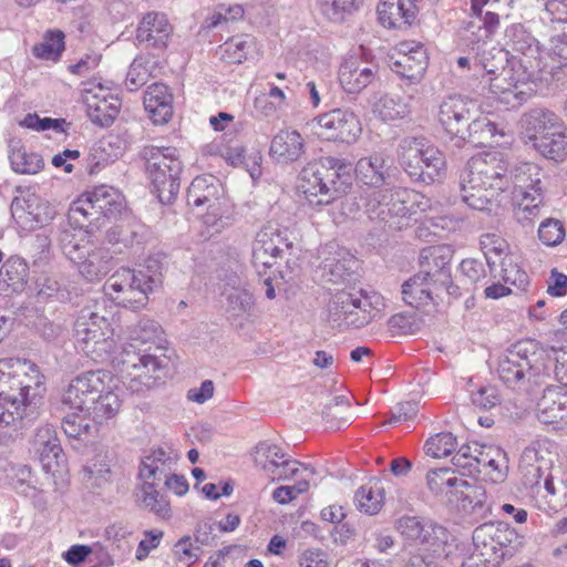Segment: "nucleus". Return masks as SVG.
Listing matches in <instances>:
<instances>
[{"label": "nucleus", "mask_w": 567, "mask_h": 567, "mask_svg": "<svg viewBox=\"0 0 567 567\" xmlns=\"http://www.w3.org/2000/svg\"><path fill=\"white\" fill-rule=\"evenodd\" d=\"M542 175L540 167L528 162L520 163L509 171L511 183H514L515 192H543Z\"/></svg>", "instance_id": "obj_49"}, {"label": "nucleus", "mask_w": 567, "mask_h": 567, "mask_svg": "<svg viewBox=\"0 0 567 567\" xmlns=\"http://www.w3.org/2000/svg\"><path fill=\"white\" fill-rule=\"evenodd\" d=\"M338 79L347 94L358 95L380 81L379 66L350 58L340 65Z\"/></svg>", "instance_id": "obj_22"}, {"label": "nucleus", "mask_w": 567, "mask_h": 567, "mask_svg": "<svg viewBox=\"0 0 567 567\" xmlns=\"http://www.w3.org/2000/svg\"><path fill=\"white\" fill-rule=\"evenodd\" d=\"M495 134L496 125L486 116L474 117V115H472V120L458 141L463 143H471L475 146L485 145L495 136Z\"/></svg>", "instance_id": "obj_54"}, {"label": "nucleus", "mask_w": 567, "mask_h": 567, "mask_svg": "<svg viewBox=\"0 0 567 567\" xmlns=\"http://www.w3.org/2000/svg\"><path fill=\"white\" fill-rule=\"evenodd\" d=\"M534 150L543 157L554 162L567 158V134L560 131L559 124L548 132V135L536 137Z\"/></svg>", "instance_id": "obj_41"}, {"label": "nucleus", "mask_w": 567, "mask_h": 567, "mask_svg": "<svg viewBox=\"0 0 567 567\" xmlns=\"http://www.w3.org/2000/svg\"><path fill=\"white\" fill-rule=\"evenodd\" d=\"M177 454L171 447L151 449L142 458L138 470L140 481L159 482L175 470Z\"/></svg>", "instance_id": "obj_24"}, {"label": "nucleus", "mask_w": 567, "mask_h": 567, "mask_svg": "<svg viewBox=\"0 0 567 567\" xmlns=\"http://www.w3.org/2000/svg\"><path fill=\"white\" fill-rule=\"evenodd\" d=\"M543 478L545 493L537 499V507L547 514L557 513L567 504V473L554 467Z\"/></svg>", "instance_id": "obj_25"}, {"label": "nucleus", "mask_w": 567, "mask_h": 567, "mask_svg": "<svg viewBox=\"0 0 567 567\" xmlns=\"http://www.w3.org/2000/svg\"><path fill=\"white\" fill-rule=\"evenodd\" d=\"M141 482L137 492L138 505L161 518H168L171 516V505L166 496L156 489V482Z\"/></svg>", "instance_id": "obj_44"}, {"label": "nucleus", "mask_w": 567, "mask_h": 567, "mask_svg": "<svg viewBox=\"0 0 567 567\" xmlns=\"http://www.w3.org/2000/svg\"><path fill=\"white\" fill-rule=\"evenodd\" d=\"M9 158L13 171L20 174H35L43 166L41 156L37 153L28 152L20 142L11 144Z\"/></svg>", "instance_id": "obj_55"}, {"label": "nucleus", "mask_w": 567, "mask_h": 567, "mask_svg": "<svg viewBox=\"0 0 567 567\" xmlns=\"http://www.w3.org/2000/svg\"><path fill=\"white\" fill-rule=\"evenodd\" d=\"M121 154L120 147H114L107 138H102L94 143L85 159L86 171L90 175H95L101 169L113 163Z\"/></svg>", "instance_id": "obj_47"}, {"label": "nucleus", "mask_w": 567, "mask_h": 567, "mask_svg": "<svg viewBox=\"0 0 567 567\" xmlns=\"http://www.w3.org/2000/svg\"><path fill=\"white\" fill-rule=\"evenodd\" d=\"M4 481L9 484L17 493L29 496L34 492L32 485V472L30 466L25 464H7L3 468Z\"/></svg>", "instance_id": "obj_56"}, {"label": "nucleus", "mask_w": 567, "mask_h": 567, "mask_svg": "<svg viewBox=\"0 0 567 567\" xmlns=\"http://www.w3.org/2000/svg\"><path fill=\"white\" fill-rule=\"evenodd\" d=\"M565 236V226L558 219L547 218L538 227V238L546 246H557Z\"/></svg>", "instance_id": "obj_64"}, {"label": "nucleus", "mask_w": 567, "mask_h": 567, "mask_svg": "<svg viewBox=\"0 0 567 567\" xmlns=\"http://www.w3.org/2000/svg\"><path fill=\"white\" fill-rule=\"evenodd\" d=\"M399 187H384L372 189L365 202V213L371 220L382 221V216H378L379 212L391 208L392 202Z\"/></svg>", "instance_id": "obj_58"}, {"label": "nucleus", "mask_w": 567, "mask_h": 567, "mask_svg": "<svg viewBox=\"0 0 567 567\" xmlns=\"http://www.w3.org/2000/svg\"><path fill=\"white\" fill-rule=\"evenodd\" d=\"M354 413L349 400L344 395H337L324 405L322 419L330 429H341L352 422Z\"/></svg>", "instance_id": "obj_51"}, {"label": "nucleus", "mask_w": 567, "mask_h": 567, "mask_svg": "<svg viewBox=\"0 0 567 567\" xmlns=\"http://www.w3.org/2000/svg\"><path fill=\"white\" fill-rule=\"evenodd\" d=\"M307 151L306 138L297 130H280L271 140L269 155L278 164L298 162Z\"/></svg>", "instance_id": "obj_23"}, {"label": "nucleus", "mask_w": 567, "mask_h": 567, "mask_svg": "<svg viewBox=\"0 0 567 567\" xmlns=\"http://www.w3.org/2000/svg\"><path fill=\"white\" fill-rule=\"evenodd\" d=\"M355 260L344 251H339L332 257H327L322 261V278L327 282L337 284L343 280L353 271Z\"/></svg>", "instance_id": "obj_52"}, {"label": "nucleus", "mask_w": 567, "mask_h": 567, "mask_svg": "<svg viewBox=\"0 0 567 567\" xmlns=\"http://www.w3.org/2000/svg\"><path fill=\"white\" fill-rule=\"evenodd\" d=\"M466 39L470 43L477 44L473 47V68L475 75H478L477 71H483L486 75H489V87L494 94H499L501 100L505 101L512 106L520 105L526 101V93L518 90L517 83L508 81L511 70L506 69L508 63V51L504 48L491 45L486 42V39H475V35L467 31ZM491 34L488 39L492 37Z\"/></svg>", "instance_id": "obj_7"}, {"label": "nucleus", "mask_w": 567, "mask_h": 567, "mask_svg": "<svg viewBox=\"0 0 567 567\" xmlns=\"http://www.w3.org/2000/svg\"><path fill=\"white\" fill-rule=\"evenodd\" d=\"M350 163L336 157H322L308 163L300 172L299 188L311 205H328L352 185Z\"/></svg>", "instance_id": "obj_4"}, {"label": "nucleus", "mask_w": 567, "mask_h": 567, "mask_svg": "<svg viewBox=\"0 0 567 567\" xmlns=\"http://www.w3.org/2000/svg\"><path fill=\"white\" fill-rule=\"evenodd\" d=\"M453 258V249L447 245L427 246L420 252L419 274L432 282L435 290L450 282V262Z\"/></svg>", "instance_id": "obj_21"}, {"label": "nucleus", "mask_w": 567, "mask_h": 567, "mask_svg": "<svg viewBox=\"0 0 567 567\" xmlns=\"http://www.w3.org/2000/svg\"><path fill=\"white\" fill-rule=\"evenodd\" d=\"M558 125L557 116L545 110H532L522 117V126L525 131L526 137L532 144L536 142V137L548 135L553 128Z\"/></svg>", "instance_id": "obj_42"}, {"label": "nucleus", "mask_w": 567, "mask_h": 567, "mask_svg": "<svg viewBox=\"0 0 567 567\" xmlns=\"http://www.w3.org/2000/svg\"><path fill=\"white\" fill-rule=\"evenodd\" d=\"M426 482L429 488L435 494H441L449 487H455L458 491L460 486L466 485L465 480L458 478L452 470L446 467L430 471Z\"/></svg>", "instance_id": "obj_60"}, {"label": "nucleus", "mask_w": 567, "mask_h": 567, "mask_svg": "<svg viewBox=\"0 0 567 567\" xmlns=\"http://www.w3.org/2000/svg\"><path fill=\"white\" fill-rule=\"evenodd\" d=\"M146 174L161 203L168 204L179 190L183 163L175 147L145 146L141 151Z\"/></svg>", "instance_id": "obj_10"}, {"label": "nucleus", "mask_w": 567, "mask_h": 567, "mask_svg": "<svg viewBox=\"0 0 567 567\" xmlns=\"http://www.w3.org/2000/svg\"><path fill=\"white\" fill-rule=\"evenodd\" d=\"M354 501L361 512L375 515L384 504V488L379 481L370 482L357 491Z\"/></svg>", "instance_id": "obj_53"}, {"label": "nucleus", "mask_w": 567, "mask_h": 567, "mask_svg": "<svg viewBox=\"0 0 567 567\" xmlns=\"http://www.w3.org/2000/svg\"><path fill=\"white\" fill-rule=\"evenodd\" d=\"M163 329L156 321L143 318L130 329V341L114 357L113 364L133 392L153 388L165 375L164 360L150 353L151 347L138 348V344L152 343L159 349Z\"/></svg>", "instance_id": "obj_2"}, {"label": "nucleus", "mask_w": 567, "mask_h": 567, "mask_svg": "<svg viewBox=\"0 0 567 567\" xmlns=\"http://www.w3.org/2000/svg\"><path fill=\"white\" fill-rule=\"evenodd\" d=\"M439 292L440 290H435L432 282L419 272L402 285V299L414 308L429 305L433 300V295L439 296Z\"/></svg>", "instance_id": "obj_38"}, {"label": "nucleus", "mask_w": 567, "mask_h": 567, "mask_svg": "<svg viewBox=\"0 0 567 567\" xmlns=\"http://www.w3.org/2000/svg\"><path fill=\"white\" fill-rule=\"evenodd\" d=\"M276 235V227L267 226L257 233L252 243L254 266L261 265L265 269L271 268L277 258H282L284 249L275 246L272 236Z\"/></svg>", "instance_id": "obj_35"}, {"label": "nucleus", "mask_w": 567, "mask_h": 567, "mask_svg": "<svg viewBox=\"0 0 567 567\" xmlns=\"http://www.w3.org/2000/svg\"><path fill=\"white\" fill-rule=\"evenodd\" d=\"M463 497V507H470L474 514L485 516L491 513V504L487 502L486 489L482 485H471L466 481V485L460 486Z\"/></svg>", "instance_id": "obj_59"}, {"label": "nucleus", "mask_w": 567, "mask_h": 567, "mask_svg": "<svg viewBox=\"0 0 567 567\" xmlns=\"http://www.w3.org/2000/svg\"><path fill=\"white\" fill-rule=\"evenodd\" d=\"M355 175L363 184L379 187L389 176L385 158L381 154L360 158L355 165Z\"/></svg>", "instance_id": "obj_40"}, {"label": "nucleus", "mask_w": 567, "mask_h": 567, "mask_svg": "<svg viewBox=\"0 0 567 567\" xmlns=\"http://www.w3.org/2000/svg\"><path fill=\"white\" fill-rule=\"evenodd\" d=\"M173 32L166 14L147 12L136 28V40L147 47L165 48Z\"/></svg>", "instance_id": "obj_26"}, {"label": "nucleus", "mask_w": 567, "mask_h": 567, "mask_svg": "<svg viewBox=\"0 0 567 567\" xmlns=\"http://www.w3.org/2000/svg\"><path fill=\"white\" fill-rule=\"evenodd\" d=\"M244 14L245 10L239 4H234L229 7L220 4L205 19L203 27L205 29L212 30L220 27L224 23L241 19Z\"/></svg>", "instance_id": "obj_63"}, {"label": "nucleus", "mask_w": 567, "mask_h": 567, "mask_svg": "<svg viewBox=\"0 0 567 567\" xmlns=\"http://www.w3.org/2000/svg\"><path fill=\"white\" fill-rule=\"evenodd\" d=\"M12 218L24 231L42 228L55 216V208L35 194L16 197L10 206Z\"/></svg>", "instance_id": "obj_17"}, {"label": "nucleus", "mask_w": 567, "mask_h": 567, "mask_svg": "<svg viewBox=\"0 0 567 567\" xmlns=\"http://www.w3.org/2000/svg\"><path fill=\"white\" fill-rule=\"evenodd\" d=\"M416 13L413 0H384L378 7L380 23L389 29H405Z\"/></svg>", "instance_id": "obj_33"}, {"label": "nucleus", "mask_w": 567, "mask_h": 567, "mask_svg": "<svg viewBox=\"0 0 567 567\" xmlns=\"http://www.w3.org/2000/svg\"><path fill=\"white\" fill-rule=\"evenodd\" d=\"M511 185L509 161L499 151L471 157L460 174L462 200L472 209L491 212Z\"/></svg>", "instance_id": "obj_3"}, {"label": "nucleus", "mask_w": 567, "mask_h": 567, "mask_svg": "<svg viewBox=\"0 0 567 567\" xmlns=\"http://www.w3.org/2000/svg\"><path fill=\"white\" fill-rule=\"evenodd\" d=\"M162 264L148 258L142 269L121 268L105 282L104 289L118 306L140 309L148 301V295L162 284Z\"/></svg>", "instance_id": "obj_5"}, {"label": "nucleus", "mask_w": 567, "mask_h": 567, "mask_svg": "<svg viewBox=\"0 0 567 567\" xmlns=\"http://www.w3.org/2000/svg\"><path fill=\"white\" fill-rule=\"evenodd\" d=\"M382 307V298L374 292L338 290L328 302L327 321L339 331L359 329L373 321Z\"/></svg>", "instance_id": "obj_8"}, {"label": "nucleus", "mask_w": 567, "mask_h": 567, "mask_svg": "<svg viewBox=\"0 0 567 567\" xmlns=\"http://www.w3.org/2000/svg\"><path fill=\"white\" fill-rule=\"evenodd\" d=\"M110 322L91 308H83L74 322L76 347L95 362L113 364L115 341Z\"/></svg>", "instance_id": "obj_11"}, {"label": "nucleus", "mask_w": 567, "mask_h": 567, "mask_svg": "<svg viewBox=\"0 0 567 567\" xmlns=\"http://www.w3.org/2000/svg\"><path fill=\"white\" fill-rule=\"evenodd\" d=\"M144 107L154 124H165L173 115V94L164 83H154L144 93Z\"/></svg>", "instance_id": "obj_32"}, {"label": "nucleus", "mask_w": 567, "mask_h": 567, "mask_svg": "<svg viewBox=\"0 0 567 567\" xmlns=\"http://www.w3.org/2000/svg\"><path fill=\"white\" fill-rule=\"evenodd\" d=\"M517 539V533L507 523H485L473 532L474 554L470 560L480 557L481 563L499 564L513 555L512 544Z\"/></svg>", "instance_id": "obj_14"}, {"label": "nucleus", "mask_w": 567, "mask_h": 567, "mask_svg": "<svg viewBox=\"0 0 567 567\" xmlns=\"http://www.w3.org/2000/svg\"><path fill=\"white\" fill-rule=\"evenodd\" d=\"M412 195L405 188H398L391 208L379 213L378 216H382V223L388 225L390 229L399 230L409 226L411 216L414 214L412 207L408 205Z\"/></svg>", "instance_id": "obj_37"}, {"label": "nucleus", "mask_w": 567, "mask_h": 567, "mask_svg": "<svg viewBox=\"0 0 567 567\" xmlns=\"http://www.w3.org/2000/svg\"><path fill=\"white\" fill-rule=\"evenodd\" d=\"M496 4L497 0H471L472 19L466 22L465 29L475 39H486L496 32L499 27V16L494 11Z\"/></svg>", "instance_id": "obj_30"}, {"label": "nucleus", "mask_w": 567, "mask_h": 567, "mask_svg": "<svg viewBox=\"0 0 567 567\" xmlns=\"http://www.w3.org/2000/svg\"><path fill=\"white\" fill-rule=\"evenodd\" d=\"M317 134L327 140L351 144L362 132L358 116L346 109H333L312 120Z\"/></svg>", "instance_id": "obj_15"}, {"label": "nucleus", "mask_w": 567, "mask_h": 567, "mask_svg": "<svg viewBox=\"0 0 567 567\" xmlns=\"http://www.w3.org/2000/svg\"><path fill=\"white\" fill-rule=\"evenodd\" d=\"M515 196L517 198V205L514 209L515 219L523 226L533 224L540 216L544 205L543 192H515Z\"/></svg>", "instance_id": "obj_43"}, {"label": "nucleus", "mask_w": 567, "mask_h": 567, "mask_svg": "<svg viewBox=\"0 0 567 567\" xmlns=\"http://www.w3.org/2000/svg\"><path fill=\"white\" fill-rule=\"evenodd\" d=\"M427 68L425 49L413 42H401L390 56V69L410 83H419Z\"/></svg>", "instance_id": "obj_18"}, {"label": "nucleus", "mask_w": 567, "mask_h": 567, "mask_svg": "<svg viewBox=\"0 0 567 567\" xmlns=\"http://www.w3.org/2000/svg\"><path fill=\"white\" fill-rule=\"evenodd\" d=\"M29 278L28 262L19 257H9L0 268V292L10 288L13 292L24 289Z\"/></svg>", "instance_id": "obj_36"}, {"label": "nucleus", "mask_w": 567, "mask_h": 567, "mask_svg": "<svg viewBox=\"0 0 567 567\" xmlns=\"http://www.w3.org/2000/svg\"><path fill=\"white\" fill-rule=\"evenodd\" d=\"M218 190L219 184L215 176H197L188 186L187 205L195 207L207 205V210L216 215L215 206L218 200Z\"/></svg>", "instance_id": "obj_34"}, {"label": "nucleus", "mask_w": 567, "mask_h": 567, "mask_svg": "<svg viewBox=\"0 0 567 567\" xmlns=\"http://www.w3.org/2000/svg\"><path fill=\"white\" fill-rule=\"evenodd\" d=\"M398 153L401 166L415 182L429 185L440 181L445 173L444 154L424 137H404Z\"/></svg>", "instance_id": "obj_9"}, {"label": "nucleus", "mask_w": 567, "mask_h": 567, "mask_svg": "<svg viewBox=\"0 0 567 567\" xmlns=\"http://www.w3.org/2000/svg\"><path fill=\"white\" fill-rule=\"evenodd\" d=\"M506 47L508 54L513 58H519L525 69L533 68V62L537 60L539 54L538 42L527 29L520 24H512L507 28Z\"/></svg>", "instance_id": "obj_27"}, {"label": "nucleus", "mask_w": 567, "mask_h": 567, "mask_svg": "<svg viewBox=\"0 0 567 567\" xmlns=\"http://www.w3.org/2000/svg\"><path fill=\"white\" fill-rule=\"evenodd\" d=\"M114 250L106 247L89 249L76 264L80 275L87 281H100L114 268Z\"/></svg>", "instance_id": "obj_31"}, {"label": "nucleus", "mask_w": 567, "mask_h": 567, "mask_svg": "<svg viewBox=\"0 0 567 567\" xmlns=\"http://www.w3.org/2000/svg\"><path fill=\"white\" fill-rule=\"evenodd\" d=\"M411 96L385 93L372 104V111L383 121L404 118L411 113Z\"/></svg>", "instance_id": "obj_39"}, {"label": "nucleus", "mask_w": 567, "mask_h": 567, "mask_svg": "<svg viewBox=\"0 0 567 567\" xmlns=\"http://www.w3.org/2000/svg\"><path fill=\"white\" fill-rule=\"evenodd\" d=\"M64 50V33L60 30H49L43 41L33 47V54L42 60L56 61Z\"/></svg>", "instance_id": "obj_57"}, {"label": "nucleus", "mask_w": 567, "mask_h": 567, "mask_svg": "<svg viewBox=\"0 0 567 567\" xmlns=\"http://www.w3.org/2000/svg\"><path fill=\"white\" fill-rule=\"evenodd\" d=\"M124 207L122 194L114 187L100 185L83 194L69 210V220L79 228L99 226L102 218H115Z\"/></svg>", "instance_id": "obj_12"}, {"label": "nucleus", "mask_w": 567, "mask_h": 567, "mask_svg": "<svg viewBox=\"0 0 567 567\" xmlns=\"http://www.w3.org/2000/svg\"><path fill=\"white\" fill-rule=\"evenodd\" d=\"M105 380L111 381L112 378L104 370L89 371L74 378L62 395V404L87 414L95 395L105 390Z\"/></svg>", "instance_id": "obj_16"}, {"label": "nucleus", "mask_w": 567, "mask_h": 567, "mask_svg": "<svg viewBox=\"0 0 567 567\" xmlns=\"http://www.w3.org/2000/svg\"><path fill=\"white\" fill-rule=\"evenodd\" d=\"M536 415L544 424H567V391L548 385L537 402Z\"/></svg>", "instance_id": "obj_28"}, {"label": "nucleus", "mask_w": 567, "mask_h": 567, "mask_svg": "<svg viewBox=\"0 0 567 567\" xmlns=\"http://www.w3.org/2000/svg\"><path fill=\"white\" fill-rule=\"evenodd\" d=\"M423 527L419 539L420 544L427 546L434 553L447 544L450 535L445 527L426 519Z\"/></svg>", "instance_id": "obj_62"}, {"label": "nucleus", "mask_w": 567, "mask_h": 567, "mask_svg": "<svg viewBox=\"0 0 567 567\" xmlns=\"http://www.w3.org/2000/svg\"><path fill=\"white\" fill-rule=\"evenodd\" d=\"M95 398L87 413L95 422L103 423L116 415L121 408V400L110 384L105 382V390L97 393Z\"/></svg>", "instance_id": "obj_50"}, {"label": "nucleus", "mask_w": 567, "mask_h": 567, "mask_svg": "<svg viewBox=\"0 0 567 567\" xmlns=\"http://www.w3.org/2000/svg\"><path fill=\"white\" fill-rule=\"evenodd\" d=\"M43 379L28 360H0V437L13 436L22 420L34 419L45 391Z\"/></svg>", "instance_id": "obj_1"}, {"label": "nucleus", "mask_w": 567, "mask_h": 567, "mask_svg": "<svg viewBox=\"0 0 567 567\" xmlns=\"http://www.w3.org/2000/svg\"><path fill=\"white\" fill-rule=\"evenodd\" d=\"M302 464L269 441L259 442L250 452V471L255 480L290 482L302 472Z\"/></svg>", "instance_id": "obj_13"}, {"label": "nucleus", "mask_w": 567, "mask_h": 567, "mask_svg": "<svg viewBox=\"0 0 567 567\" xmlns=\"http://www.w3.org/2000/svg\"><path fill=\"white\" fill-rule=\"evenodd\" d=\"M224 293L227 296L228 307L227 312L229 319H233L234 324L243 326V322L236 323V318L246 313L247 291L241 287V280L237 272H231L225 276Z\"/></svg>", "instance_id": "obj_45"}, {"label": "nucleus", "mask_w": 567, "mask_h": 567, "mask_svg": "<svg viewBox=\"0 0 567 567\" xmlns=\"http://www.w3.org/2000/svg\"><path fill=\"white\" fill-rule=\"evenodd\" d=\"M316 474L312 466L302 464V472L290 482L292 485H280L272 491V499L280 504L286 505L295 501L299 495L308 492L310 487V480Z\"/></svg>", "instance_id": "obj_46"}, {"label": "nucleus", "mask_w": 567, "mask_h": 567, "mask_svg": "<svg viewBox=\"0 0 567 567\" xmlns=\"http://www.w3.org/2000/svg\"><path fill=\"white\" fill-rule=\"evenodd\" d=\"M474 452H477L475 474L486 472V474L496 473V480L501 478L503 466L506 464V454L493 445L474 444Z\"/></svg>", "instance_id": "obj_48"}, {"label": "nucleus", "mask_w": 567, "mask_h": 567, "mask_svg": "<svg viewBox=\"0 0 567 567\" xmlns=\"http://www.w3.org/2000/svg\"><path fill=\"white\" fill-rule=\"evenodd\" d=\"M551 359L548 352L535 340L518 341L508 349L499 361L498 375L508 386H517L525 381L534 384L544 383L549 377Z\"/></svg>", "instance_id": "obj_6"}, {"label": "nucleus", "mask_w": 567, "mask_h": 567, "mask_svg": "<svg viewBox=\"0 0 567 567\" xmlns=\"http://www.w3.org/2000/svg\"><path fill=\"white\" fill-rule=\"evenodd\" d=\"M97 90L99 92L87 99V116L92 123L109 127L117 117L122 103L117 95L110 93L109 87L99 83Z\"/></svg>", "instance_id": "obj_29"}, {"label": "nucleus", "mask_w": 567, "mask_h": 567, "mask_svg": "<svg viewBox=\"0 0 567 567\" xmlns=\"http://www.w3.org/2000/svg\"><path fill=\"white\" fill-rule=\"evenodd\" d=\"M549 442L535 441L524 449L519 460V472L525 487H539L543 476L554 468Z\"/></svg>", "instance_id": "obj_19"}, {"label": "nucleus", "mask_w": 567, "mask_h": 567, "mask_svg": "<svg viewBox=\"0 0 567 567\" xmlns=\"http://www.w3.org/2000/svg\"><path fill=\"white\" fill-rule=\"evenodd\" d=\"M475 109L474 101L461 95H449L440 104L439 121L447 134L460 140Z\"/></svg>", "instance_id": "obj_20"}, {"label": "nucleus", "mask_w": 567, "mask_h": 567, "mask_svg": "<svg viewBox=\"0 0 567 567\" xmlns=\"http://www.w3.org/2000/svg\"><path fill=\"white\" fill-rule=\"evenodd\" d=\"M456 446V437L451 432H441L426 440L424 450L427 455L440 458L451 455Z\"/></svg>", "instance_id": "obj_61"}]
</instances>
